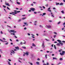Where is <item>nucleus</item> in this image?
I'll return each mask as SVG.
<instances>
[{
	"label": "nucleus",
	"mask_w": 65,
	"mask_h": 65,
	"mask_svg": "<svg viewBox=\"0 0 65 65\" xmlns=\"http://www.w3.org/2000/svg\"><path fill=\"white\" fill-rule=\"evenodd\" d=\"M10 32H12L13 33H16V31H15V30H10V31H9Z\"/></svg>",
	"instance_id": "obj_1"
},
{
	"label": "nucleus",
	"mask_w": 65,
	"mask_h": 65,
	"mask_svg": "<svg viewBox=\"0 0 65 65\" xmlns=\"http://www.w3.org/2000/svg\"><path fill=\"white\" fill-rule=\"evenodd\" d=\"M30 9L32 10L33 11H35V9L33 8H30Z\"/></svg>",
	"instance_id": "obj_2"
},
{
	"label": "nucleus",
	"mask_w": 65,
	"mask_h": 65,
	"mask_svg": "<svg viewBox=\"0 0 65 65\" xmlns=\"http://www.w3.org/2000/svg\"><path fill=\"white\" fill-rule=\"evenodd\" d=\"M10 52L11 53L13 54H14L15 53L14 51L13 50L11 51H10Z\"/></svg>",
	"instance_id": "obj_3"
},
{
	"label": "nucleus",
	"mask_w": 65,
	"mask_h": 65,
	"mask_svg": "<svg viewBox=\"0 0 65 65\" xmlns=\"http://www.w3.org/2000/svg\"><path fill=\"white\" fill-rule=\"evenodd\" d=\"M24 54H25L26 55H29V53H28V52H24Z\"/></svg>",
	"instance_id": "obj_4"
},
{
	"label": "nucleus",
	"mask_w": 65,
	"mask_h": 65,
	"mask_svg": "<svg viewBox=\"0 0 65 65\" xmlns=\"http://www.w3.org/2000/svg\"><path fill=\"white\" fill-rule=\"evenodd\" d=\"M46 26L48 28H51L52 27L50 25H48V26L46 25Z\"/></svg>",
	"instance_id": "obj_5"
},
{
	"label": "nucleus",
	"mask_w": 65,
	"mask_h": 65,
	"mask_svg": "<svg viewBox=\"0 0 65 65\" xmlns=\"http://www.w3.org/2000/svg\"><path fill=\"white\" fill-rule=\"evenodd\" d=\"M42 47L43 48H44V47H45V46H44V42H43V44H42Z\"/></svg>",
	"instance_id": "obj_6"
},
{
	"label": "nucleus",
	"mask_w": 65,
	"mask_h": 65,
	"mask_svg": "<svg viewBox=\"0 0 65 65\" xmlns=\"http://www.w3.org/2000/svg\"><path fill=\"white\" fill-rule=\"evenodd\" d=\"M50 8H48V10H47V11H49V12H51V11L50 10Z\"/></svg>",
	"instance_id": "obj_7"
},
{
	"label": "nucleus",
	"mask_w": 65,
	"mask_h": 65,
	"mask_svg": "<svg viewBox=\"0 0 65 65\" xmlns=\"http://www.w3.org/2000/svg\"><path fill=\"white\" fill-rule=\"evenodd\" d=\"M59 43L60 44H61V46H62L63 45V43L62 42H59Z\"/></svg>",
	"instance_id": "obj_8"
},
{
	"label": "nucleus",
	"mask_w": 65,
	"mask_h": 65,
	"mask_svg": "<svg viewBox=\"0 0 65 65\" xmlns=\"http://www.w3.org/2000/svg\"><path fill=\"white\" fill-rule=\"evenodd\" d=\"M15 48H16L17 49V50H19L20 49H19V47H15Z\"/></svg>",
	"instance_id": "obj_9"
},
{
	"label": "nucleus",
	"mask_w": 65,
	"mask_h": 65,
	"mask_svg": "<svg viewBox=\"0 0 65 65\" xmlns=\"http://www.w3.org/2000/svg\"><path fill=\"white\" fill-rule=\"evenodd\" d=\"M24 24L25 25H26V26H27L28 25V24L27 23H24Z\"/></svg>",
	"instance_id": "obj_10"
},
{
	"label": "nucleus",
	"mask_w": 65,
	"mask_h": 65,
	"mask_svg": "<svg viewBox=\"0 0 65 65\" xmlns=\"http://www.w3.org/2000/svg\"><path fill=\"white\" fill-rule=\"evenodd\" d=\"M5 4L8 6H10V5H9V3H5Z\"/></svg>",
	"instance_id": "obj_11"
},
{
	"label": "nucleus",
	"mask_w": 65,
	"mask_h": 65,
	"mask_svg": "<svg viewBox=\"0 0 65 65\" xmlns=\"http://www.w3.org/2000/svg\"><path fill=\"white\" fill-rule=\"evenodd\" d=\"M51 14L53 17H54V16L53 15V13L52 12H51Z\"/></svg>",
	"instance_id": "obj_12"
},
{
	"label": "nucleus",
	"mask_w": 65,
	"mask_h": 65,
	"mask_svg": "<svg viewBox=\"0 0 65 65\" xmlns=\"http://www.w3.org/2000/svg\"><path fill=\"white\" fill-rule=\"evenodd\" d=\"M60 55H61L62 56V55H64V53H60Z\"/></svg>",
	"instance_id": "obj_13"
},
{
	"label": "nucleus",
	"mask_w": 65,
	"mask_h": 65,
	"mask_svg": "<svg viewBox=\"0 0 65 65\" xmlns=\"http://www.w3.org/2000/svg\"><path fill=\"white\" fill-rule=\"evenodd\" d=\"M54 59L57 60V58H56L53 57V60H54Z\"/></svg>",
	"instance_id": "obj_14"
},
{
	"label": "nucleus",
	"mask_w": 65,
	"mask_h": 65,
	"mask_svg": "<svg viewBox=\"0 0 65 65\" xmlns=\"http://www.w3.org/2000/svg\"><path fill=\"white\" fill-rule=\"evenodd\" d=\"M36 63L37 64V65H40L39 63V62H36Z\"/></svg>",
	"instance_id": "obj_15"
},
{
	"label": "nucleus",
	"mask_w": 65,
	"mask_h": 65,
	"mask_svg": "<svg viewBox=\"0 0 65 65\" xmlns=\"http://www.w3.org/2000/svg\"><path fill=\"white\" fill-rule=\"evenodd\" d=\"M12 13H14V14H17L18 12H12Z\"/></svg>",
	"instance_id": "obj_16"
},
{
	"label": "nucleus",
	"mask_w": 65,
	"mask_h": 65,
	"mask_svg": "<svg viewBox=\"0 0 65 65\" xmlns=\"http://www.w3.org/2000/svg\"><path fill=\"white\" fill-rule=\"evenodd\" d=\"M59 5H63V3H61L59 4Z\"/></svg>",
	"instance_id": "obj_17"
},
{
	"label": "nucleus",
	"mask_w": 65,
	"mask_h": 65,
	"mask_svg": "<svg viewBox=\"0 0 65 65\" xmlns=\"http://www.w3.org/2000/svg\"><path fill=\"white\" fill-rule=\"evenodd\" d=\"M32 46L36 47V45L34 43H32Z\"/></svg>",
	"instance_id": "obj_18"
},
{
	"label": "nucleus",
	"mask_w": 65,
	"mask_h": 65,
	"mask_svg": "<svg viewBox=\"0 0 65 65\" xmlns=\"http://www.w3.org/2000/svg\"><path fill=\"white\" fill-rule=\"evenodd\" d=\"M57 45L59 46H60V44L59 43L57 44Z\"/></svg>",
	"instance_id": "obj_19"
},
{
	"label": "nucleus",
	"mask_w": 65,
	"mask_h": 65,
	"mask_svg": "<svg viewBox=\"0 0 65 65\" xmlns=\"http://www.w3.org/2000/svg\"><path fill=\"white\" fill-rule=\"evenodd\" d=\"M59 60H63V59L62 58H59Z\"/></svg>",
	"instance_id": "obj_20"
},
{
	"label": "nucleus",
	"mask_w": 65,
	"mask_h": 65,
	"mask_svg": "<svg viewBox=\"0 0 65 65\" xmlns=\"http://www.w3.org/2000/svg\"><path fill=\"white\" fill-rule=\"evenodd\" d=\"M20 44L21 45H22L23 44V43L22 42H21L20 43Z\"/></svg>",
	"instance_id": "obj_21"
},
{
	"label": "nucleus",
	"mask_w": 65,
	"mask_h": 65,
	"mask_svg": "<svg viewBox=\"0 0 65 65\" xmlns=\"http://www.w3.org/2000/svg\"><path fill=\"white\" fill-rule=\"evenodd\" d=\"M61 12L63 14H64V11L63 10H62V11H61Z\"/></svg>",
	"instance_id": "obj_22"
},
{
	"label": "nucleus",
	"mask_w": 65,
	"mask_h": 65,
	"mask_svg": "<svg viewBox=\"0 0 65 65\" xmlns=\"http://www.w3.org/2000/svg\"><path fill=\"white\" fill-rule=\"evenodd\" d=\"M7 62H8V64L9 65H11V64L10 63V62H9V61H8Z\"/></svg>",
	"instance_id": "obj_23"
},
{
	"label": "nucleus",
	"mask_w": 65,
	"mask_h": 65,
	"mask_svg": "<svg viewBox=\"0 0 65 65\" xmlns=\"http://www.w3.org/2000/svg\"><path fill=\"white\" fill-rule=\"evenodd\" d=\"M46 14V13H43V15H42V16H43V15H45Z\"/></svg>",
	"instance_id": "obj_24"
},
{
	"label": "nucleus",
	"mask_w": 65,
	"mask_h": 65,
	"mask_svg": "<svg viewBox=\"0 0 65 65\" xmlns=\"http://www.w3.org/2000/svg\"><path fill=\"white\" fill-rule=\"evenodd\" d=\"M57 41H58V42H61V41L60 40H57Z\"/></svg>",
	"instance_id": "obj_25"
},
{
	"label": "nucleus",
	"mask_w": 65,
	"mask_h": 65,
	"mask_svg": "<svg viewBox=\"0 0 65 65\" xmlns=\"http://www.w3.org/2000/svg\"><path fill=\"white\" fill-rule=\"evenodd\" d=\"M54 33L56 35H57V32H54Z\"/></svg>",
	"instance_id": "obj_26"
},
{
	"label": "nucleus",
	"mask_w": 65,
	"mask_h": 65,
	"mask_svg": "<svg viewBox=\"0 0 65 65\" xmlns=\"http://www.w3.org/2000/svg\"><path fill=\"white\" fill-rule=\"evenodd\" d=\"M65 53V51H62V53Z\"/></svg>",
	"instance_id": "obj_27"
},
{
	"label": "nucleus",
	"mask_w": 65,
	"mask_h": 65,
	"mask_svg": "<svg viewBox=\"0 0 65 65\" xmlns=\"http://www.w3.org/2000/svg\"><path fill=\"white\" fill-rule=\"evenodd\" d=\"M54 47H55V49H56V45H54Z\"/></svg>",
	"instance_id": "obj_28"
},
{
	"label": "nucleus",
	"mask_w": 65,
	"mask_h": 65,
	"mask_svg": "<svg viewBox=\"0 0 65 65\" xmlns=\"http://www.w3.org/2000/svg\"><path fill=\"white\" fill-rule=\"evenodd\" d=\"M0 41H1L2 42H4V41H3V40H1V39H0Z\"/></svg>",
	"instance_id": "obj_29"
},
{
	"label": "nucleus",
	"mask_w": 65,
	"mask_h": 65,
	"mask_svg": "<svg viewBox=\"0 0 65 65\" xmlns=\"http://www.w3.org/2000/svg\"><path fill=\"white\" fill-rule=\"evenodd\" d=\"M59 4V3H56V5H58Z\"/></svg>",
	"instance_id": "obj_30"
},
{
	"label": "nucleus",
	"mask_w": 65,
	"mask_h": 65,
	"mask_svg": "<svg viewBox=\"0 0 65 65\" xmlns=\"http://www.w3.org/2000/svg\"><path fill=\"white\" fill-rule=\"evenodd\" d=\"M56 35H54V38H56Z\"/></svg>",
	"instance_id": "obj_31"
},
{
	"label": "nucleus",
	"mask_w": 65,
	"mask_h": 65,
	"mask_svg": "<svg viewBox=\"0 0 65 65\" xmlns=\"http://www.w3.org/2000/svg\"><path fill=\"white\" fill-rule=\"evenodd\" d=\"M7 9L9 10H10V8H9L8 7H7Z\"/></svg>",
	"instance_id": "obj_32"
},
{
	"label": "nucleus",
	"mask_w": 65,
	"mask_h": 65,
	"mask_svg": "<svg viewBox=\"0 0 65 65\" xmlns=\"http://www.w3.org/2000/svg\"><path fill=\"white\" fill-rule=\"evenodd\" d=\"M34 14H36V13H37V12H34Z\"/></svg>",
	"instance_id": "obj_33"
},
{
	"label": "nucleus",
	"mask_w": 65,
	"mask_h": 65,
	"mask_svg": "<svg viewBox=\"0 0 65 65\" xmlns=\"http://www.w3.org/2000/svg\"><path fill=\"white\" fill-rule=\"evenodd\" d=\"M61 23V22H58V23L57 24L58 25L59 24H60V23Z\"/></svg>",
	"instance_id": "obj_34"
},
{
	"label": "nucleus",
	"mask_w": 65,
	"mask_h": 65,
	"mask_svg": "<svg viewBox=\"0 0 65 65\" xmlns=\"http://www.w3.org/2000/svg\"><path fill=\"white\" fill-rule=\"evenodd\" d=\"M19 59H20L21 60H23V59L22 58H19Z\"/></svg>",
	"instance_id": "obj_35"
},
{
	"label": "nucleus",
	"mask_w": 65,
	"mask_h": 65,
	"mask_svg": "<svg viewBox=\"0 0 65 65\" xmlns=\"http://www.w3.org/2000/svg\"><path fill=\"white\" fill-rule=\"evenodd\" d=\"M47 54H46L45 55V57H46V58L47 59Z\"/></svg>",
	"instance_id": "obj_36"
},
{
	"label": "nucleus",
	"mask_w": 65,
	"mask_h": 65,
	"mask_svg": "<svg viewBox=\"0 0 65 65\" xmlns=\"http://www.w3.org/2000/svg\"><path fill=\"white\" fill-rule=\"evenodd\" d=\"M3 7H4V8H5L6 7V6H4V5H3Z\"/></svg>",
	"instance_id": "obj_37"
},
{
	"label": "nucleus",
	"mask_w": 65,
	"mask_h": 65,
	"mask_svg": "<svg viewBox=\"0 0 65 65\" xmlns=\"http://www.w3.org/2000/svg\"><path fill=\"white\" fill-rule=\"evenodd\" d=\"M17 4H20V2H17Z\"/></svg>",
	"instance_id": "obj_38"
},
{
	"label": "nucleus",
	"mask_w": 65,
	"mask_h": 65,
	"mask_svg": "<svg viewBox=\"0 0 65 65\" xmlns=\"http://www.w3.org/2000/svg\"><path fill=\"white\" fill-rule=\"evenodd\" d=\"M28 63H29L30 64V65H33V64H32V63H30L29 62H28Z\"/></svg>",
	"instance_id": "obj_39"
},
{
	"label": "nucleus",
	"mask_w": 65,
	"mask_h": 65,
	"mask_svg": "<svg viewBox=\"0 0 65 65\" xmlns=\"http://www.w3.org/2000/svg\"><path fill=\"white\" fill-rule=\"evenodd\" d=\"M8 60H9V61H11V60H10L9 59H8Z\"/></svg>",
	"instance_id": "obj_40"
},
{
	"label": "nucleus",
	"mask_w": 65,
	"mask_h": 65,
	"mask_svg": "<svg viewBox=\"0 0 65 65\" xmlns=\"http://www.w3.org/2000/svg\"><path fill=\"white\" fill-rule=\"evenodd\" d=\"M10 14H12V15H14V14H13V13H10Z\"/></svg>",
	"instance_id": "obj_41"
},
{
	"label": "nucleus",
	"mask_w": 65,
	"mask_h": 65,
	"mask_svg": "<svg viewBox=\"0 0 65 65\" xmlns=\"http://www.w3.org/2000/svg\"><path fill=\"white\" fill-rule=\"evenodd\" d=\"M22 48H24V49H25L26 48V47H22Z\"/></svg>",
	"instance_id": "obj_42"
},
{
	"label": "nucleus",
	"mask_w": 65,
	"mask_h": 65,
	"mask_svg": "<svg viewBox=\"0 0 65 65\" xmlns=\"http://www.w3.org/2000/svg\"><path fill=\"white\" fill-rule=\"evenodd\" d=\"M45 40L46 41H49V40H47V39H45Z\"/></svg>",
	"instance_id": "obj_43"
},
{
	"label": "nucleus",
	"mask_w": 65,
	"mask_h": 65,
	"mask_svg": "<svg viewBox=\"0 0 65 65\" xmlns=\"http://www.w3.org/2000/svg\"><path fill=\"white\" fill-rule=\"evenodd\" d=\"M4 11H5L6 12V10L5 9H4Z\"/></svg>",
	"instance_id": "obj_44"
},
{
	"label": "nucleus",
	"mask_w": 65,
	"mask_h": 65,
	"mask_svg": "<svg viewBox=\"0 0 65 65\" xmlns=\"http://www.w3.org/2000/svg\"><path fill=\"white\" fill-rule=\"evenodd\" d=\"M40 58H38L37 60H40Z\"/></svg>",
	"instance_id": "obj_45"
},
{
	"label": "nucleus",
	"mask_w": 65,
	"mask_h": 65,
	"mask_svg": "<svg viewBox=\"0 0 65 65\" xmlns=\"http://www.w3.org/2000/svg\"><path fill=\"white\" fill-rule=\"evenodd\" d=\"M8 44V42H7V43H5V44L6 45H7Z\"/></svg>",
	"instance_id": "obj_46"
},
{
	"label": "nucleus",
	"mask_w": 65,
	"mask_h": 65,
	"mask_svg": "<svg viewBox=\"0 0 65 65\" xmlns=\"http://www.w3.org/2000/svg\"><path fill=\"white\" fill-rule=\"evenodd\" d=\"M48 4H46V5H45V6H48Z\"/></svg>",
	"instance_id": "obj_47"
},
{
	"label": "nucleus",
	"mask_w": 65,
	"mask_h": 65,
	"mask_svg": "<svg viewBox=\"0 0 65 65\" xmlns=\"http://www.w3.org/2000/svg\"><path fill=\"white\" fill-rule=\"evenodd\" d=\"M20 11H17V12L19 13V12H20Z\"/></svg>",
	"instance_id": "obj_48"
},
{
	"label": "nucleus",
	"mask_w": 65,
	"mask_h": 65,
	"mask_svg": "<svg viewBox=\"0 0 65 65\" xmlns=\"http://www.w3.org/2000/svg\"><path fill=\"white\" fill-rule=\"evenodd\" d=\"M43 9H44L45 8V7H44V6H43Z\"/></svg>",
	"instance_id": "obj_49"
},
{
	"label": "nucleus",
	"mask_w": 65,
	"mask_h": 65,
	"mask_svg": "<svg viewBox=\"0 0 65 65\" xmlns=\"http://www.w3.org/2000/svg\"><path fill=\"white\" fill-rule=\"evenodd\" d=\"M16 41H17L18 42V41H19V40L18 39H17L16 40Z\"/></svg>",
	"instance_id": "obj_50"
},
{
	"label": "nucleus",
	"mask_w": 65,
	"mask_h": 65,
	"mask_svg": "<svg viewBox=\"0 0 65 65\" xmlns=\"http://www.w3.org/2000/svg\"><path fill=\"white\" fill-rule=\"evenodd\" d=\"M46 65H49V63H48V62H47V64H46Z\"/></svg>",
	"instance_id": "obj_51"
},
{
	"label": "nucleus",
	"mask_w": 65,
	"mask_h": 65,
	"mask_svg": "<svg viewBox=\"0 0 65 65\" xmlns=\"http://www.w3.org/2000/svg\"><path fill=\"white\" fill-rule=\"evenodd\" d=\"M19 60V62H20L21 63H22V62L21 61H20V60Z\"/></svg>",
	"instance_id": "obj_52"
},
{
	"label": "nucleus",
	"mask_w": 65,
	"mask_h": 65,
	"mask_svg": "<svg viewBox=\"0 0 65 65\" xmlns=\"http://www.w3.org/2000/svg\"><path fill=\"white\" fill-rule=\"evenodd\" d=\"M26 27H25L24 28V30H26Z\"/></svg>",
	"instance_id": "obj_53"
},
{
	"label": "nucleus",
	"mask_w": 65,
	"mask_h": 65,
	"mask_svg": "<svg viewBox=\"0 0 65 65\" xmlns=\"http://www.w3.org/2000/svg\"><path fill=\"white\" fill-rule=\"evenodd\" d=\"M26 19V18H22V19L24 20Z\"/></svg>",
	"instance_id": "obj_54"
},
{
	"label": "nucleus",
	"mask_w": 65,
	"mask_h": 65,
	"mask_svg": "<svg viewBox=\"0 0 65 65\" xmlns=\"http://www.w3.org/2000/svg\"><path fill=\"white\" fill-rule=\"evenodd\" d=\"M1 34H3V32H2V31H1Z\"/></svg>",
	"instance_id": "obj_55"
},
{
	"label": "nucleus",
	"mask_w": 65,
	"mask_h": 65,
	"mask_svg": "<svg viewBox=\"0 0 65 65\" xmlns=\"http://www.w3.org/2000/svg\"><path fill=\"white\" fill-rule=\"evenodd\" d=\"M3 39L4 40H6V39H5V38H3Z\"/></svg>",
	"instance_id": "obj_56"
},
{
	"label": "nucleus",
	"mask_w": 65,
	"mask_h": 65,
	"mask_svg": "<svg viewBox=\"0 0 65 65\" xmlns=\"http://www.w3.org/2000/svg\"><path fill=\"white\" fill-rule=\"evenodd\" d=\"M53 9H56L55 8H53Z\"/></svg>",
	"instance_id": "obj_57"
},
{
	"label": "nucleus",
	"mask_w": 65,
	"mask_h": 65,
	"mask_svg": "<svg viewBox=\"0 0 65 65\" xmlns=\"http://www.w3.org/2000/svg\"><path fill=\"white\" fill-rule=\"evenodd\" d=\"M13 35L14 36L15 35V34L14 33H12Z\"/></svg>",
	"instance_id": "obj_58"
},
{
	"label": "nucleus",
	"mask_w": 65,
	"mask_h": 65,
	"mask_svg": "<svg viewBox=\"0 0 65 65\" xmlns=\"http://www.w3.org/2000/svg\"><path fill=\"white\" fill-rule=\"evenodd\" d=\"M7 26L8 27H9L10 28H11V27L10 26H8V25H7Z\"/></svg>",
	"instance_id": "obj_59"
},
{
	"label": "nucleus",
	"mask_w": 65,
	"mask_h": 65,
	"mask_svg": "<svg viewBox=\"0 0 65 65\" xmlns=\"http://www.w3.org/2000/svg\"><path fill=\"white\" fill-rule=\"evenodd\" d=\"M29 12H31V10H29Z\"/></svg>",
	"instance_id": "obj_60"
},
{
	"label": "nucleus",
	"mask_w": 65,
	"mask_h": 65,
	"mask_svg": "<svg viewBox=\"0 0 65 65\" xmlns=\"http://www.w3.org/2000/svg\"><path fill=\"white\" fill-rule=\"evenodd\" d=\"M27 35H28L29 36L30 35V34H27Z\"/></svg>",
	"instance_id": "obj_61"
},
{
	"label": "nucleus",
	"mask_w": 65,
	"mask_h": 65,
	"mask_svg": "<svg viewBox=\"0 0 65 65\" xmlns=\"http://www.w3.org/2000/svg\"><path fill=\"white\" fill-rule=\"evenodd\" d=\"M31 5L32 6H33V5H34L33 4H32Z\"/></svg>",
	"instance_id": "obj_62"
},
{
	"label": "nucleus",
	"mask_w": 65,
	"mask_h": 65,
	"mask_svg": "<svg viewBox=\"0 0 65 65\" xmlns=\"http://www.w3.org/2000/svg\"><path fill=\"white\" fill-rule=\"evenodd\" d=\"M21 20H19V21H18L19 22H20V21H21Z\"/></svg>",
	"instance_id": "obj_63"
},
{
	"label": "nucleus",
	"mask_w": 65,
	"mask_h": 65,
	"mask_svg": "<svg viewBox=\"0 0 65 65\" xmlns=\"http://www.w3.org/2000/svg\"><path fill=\"white\" fill-rule=\"evenodd\" d=\"M62 42H63V43H65V41H62Z\"/></svg>",
	"instance_id": "obj_64"
}]
</instances>
